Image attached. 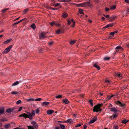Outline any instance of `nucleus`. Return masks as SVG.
Instances as JSON below:
<instances>
[{"label": "nucleus", "mask_w": 129, "mask_h": 129, "mask_svg": "<svg viewBox=\"0 0 129 129\" xmlns=\"http://www.w3.org/2000/svg\"><path fill=\"white\" fill-rule=\"evenodd\" d=\"M26 113L27 114L25 113H23L22 114L20 115L19 116V117H23L25 119L27 118H28L29 119L32 120L33 118V117H32L30 113L27 111H26Z\"/></svg>", "instance_id": "1"}, {"label": "nucleus", "mask_w": 129, "mask_h": 129, "mask_svg": "<svg viewBox=\"0 0 129 129\" xmlns=\"http://www.w3.org/2000/svg\"><path fill=\"white\" fill-rule=\"evenodd\" d=\"M102 104H99L93 107V111L96 112L101 111L102 109H101V107L102 106Z\"/></svg>", "instance_id": "2"}, {"label": "nucleus", "mask_w": 129, "mask_h": 129, "mask_svg": "<svg viewBox=\"0 0 129 129\" xmlns=\"http://www.w3.org/2000/svg\"><path fill=\"white\" fill-rule=\"evenodd\" d=\"M115 49L117 50L115 53V54H116L117 53H118L122 51L123 50V49L120 46H118L115 48Z\"/></svg>", "instance_id": "3"}, {"label": "nucleus", "mask_w": 129, "mask_h": 129, "mask_svg": "<svg viewBox=\"0 0 129 129\" xmlns=\"http://www.w3.org/2000/svg\"><path fill=\"white\" fill-rule=\"evenodd\" d=\"M12 45H11L9 46L3 52L5 53H7L12 48Z\"/></svg>", "instance_id": "4"}, {"label": "nucleus", "mask_w": 129, "mask_h": 129, "mask_svg": "<svg viewBox=\"0 0 129 129\" xmlns=\"http://www.w3.org/2000/svg\"><path fill=\"white\" fill-rule=\"evenodd\" d=\"M27 127L28 129H37L38 126L37 125H34L33 126H28Z\"/></svg>", "instance_id": "5"}, {"label": "nucleus", "mask_w": 129, "mask_h": 129, "mask_svg": "<svg viewBox=\"0 0 129 129\" xmlns=\"http://www.w3.org/2000/svg\"><path fill=\"white\" fill-rule=\"evenodd\" d=\"M97 120V117H95L93 118L91 120H90V122H89V124L92 123L94 122Z\"/></svg>", "instance_id": "6"}, {"label": "nucleus", "mask_w": 129, "mask_h": 129, "mask_svg": "<svg viewBox=\"0 0 129 129\" xmlns=\"http://www.w3.org/2000/svg\"><path fill=\"white\" fill-rule=\"evenodd\" d=\"M116 104L119 105L120 106L123 107L125 106V104H122L119 101H117L116 102Z\"/></svg>", "instance_id": "7"}, {"label": "nucleus", "mask_w": 129, "mask_h": 129, "mask_svg": "<svg viewBox=\"0 0 129 129\" xmlns=\"http://www.w3.org/2000/svg\"><path fill=\"white\" fill-rule=\"evenodd\" d=\"M113 25V23L110 24H108L106 26L103 27L102 28V29L103 30H105L107 28L111 27Z\"/></svg>", "instance_id": "8"}, {"label": "nucleus", "mask_w": 129, "mask_h": 129, "mask_svg": "<svg viewBox=\"0 0 129 129\" xmlns=\"http://www.w3.org/2000/svg\"><path fill=\"white\" fill-rule=\"evenodd\" d=\"M24 20H25V22H26L27 21V19H26V18H24V19H23L22 20H20V21H19L16 22V23H14L13 24V25H17V24H18L19 23L21 22L22 21Z\"/></svg>", "instance_id": "9"}, {"label": "nucleus", "mask_w": 129, "mask_h": 129, "mask_svg": "<svg viewBox=\"0 0 129 129\" xmlns=\"http://www.w3.org/2000/svg\"><path fill=\"white\" fill-rule=\"evenodd\" d=\"M11 123H8L6 125H4V127L5 128V129H8L9 128L11 127Z\"/></svg>", "instance_id": "10"}, {"label": "nucleus", "mask_w": 129, "mask_h": 129, "mask_svg": "<svg viewBox=\"0 0 129 129\" xmlns=\"http://www.w3.org/2000/svg\"><path fill=\"white\" fill-rule=\"evenodd\" d=\"M110 110L113 112L114 113H116L118 112V111L116 108L115 107H113L110 109Z\"/></svg>", "instance_id": "11"}, {"label": "nucleus", "mask_w": 129, "mask_h": 129, "mask_svg": "<svg viewBox=\"0 0 129 129\" xmlns=\"http://www.w3.org/2000/svg\"><path fill=\"white\" fill-rule=\"evenodd\" d=\"M46 34L44 33H43L41 34V35H40L39 37L41 39H44L46 38V37L45 36Z\"/></svg>", "instance_id": "12"}, {"label": "nucleus", "mask_w": 129, "mask_h": 129, "mask_svg": "<svg viewBox=\"0 0 129 129\" xmlns=\"http://www.w3.org/2000/svg\"><path fill=\"white\" fill-rule=\"evenodd\" d=\"M116 18V16H112L111 17L109 18L110 21H112L114 20Z\"/></svg>", "instance_id": "13"}, {"label": "nucleus", "mask_w": 129, "mask_h": 129, "mask_svg": "<svg viewBox=\"0 0 129 129\" xmlns=\"http://www.w3.org/2000/svg\"><path fill=\"white\" fill-rule=\"evenodd\" d=\"M14 108H9L7 109L6 110V111L8 113H11L13 112Z\"/></svg>", "instance_id": "14"}, {"label": "nucleus", "mask_w": 129, "mask_h": 129, "mask_svg": "<svg viewBox=\"0 0 129 129\" xmlns=\"http://www.w3.org/2000/svg\"><path fill=\"white\" fill-rule=\"evenodd\" d=\"M82 4L83 5V6H82L83 7H85L87 6H89L90 2H84L82 3Z\"/></svg>", "instance_id": "15"}, {"label": "nucleus", "mask_w": 129, "mask_h": 129, "mask_svg": "<svg viewBox=\"0 0 129 129\" xmlns=\"http://www.w3.org/2000/svg\"><path fill=\"white\" fill-rule=\"evenodd\" d=\"M4 107H2L0 108V114H2L4 112Z\"/></svg>", "instance_id": "16"}, {"label": "nucleus", "mask_w": 129, "mask_h": 129, "mask_svg": "<svg viewBox=\"0 0 129 129\" xmlns=\"http://www.w3.org/2000/svg\"><path fill=\"white\" fill-rule=\"evenodd\" d=\"M54 112L53 110H49L47 111V113L49 115H50L53 113Z\"/></svg>", "instance_id": "17"}, {"label": "nucleus", "mask_w": 129, "mask_h": 129, "mask_svg": "<svg viewBox=\"0 0 129 129\" xmlns=\"http://www.w3.org/2000/svg\"><path fill=\"white\" fill-rule=\"evenodd\" d=\"M115 75L116 76L118 77L119 78H121L122 77L121 74L119 73H115Z\"/></svg>", "instance_id": "18"}, {"label": "nucleus", "mask_w": 129, "mask_h": 129, "mask_svg": "<svg viewBox=\"0 0 129 129\" xmlns=\"http://www.w3.org/2000/svg\"><path fill=\"white\" fill-rule=\"evenodd\" d=\"M49 104V103L47 102H43L42 103V105L43 106H45Z\"/></svg>", "instance_id": "19"}, {"label": "nucleus", "mask_w": 129, "mask_h": 129, "mask_svg": "<svg viewBox=\"0 0 129 129\" xmlns=\"http://www.w3.org/2000/svg\"><path fill=\"white\" fill-rule=\"evenodd\" d=\"M63 102L66 104H68L69 103V102L67 99H65L62 100Z\"/></svg>", "instance_id": "20"}, {"label": "nucleus", "mask_w": 129, "mask_h": 129, "mask_svg": "<svg viewBox=\"0 0 129 129\" xmlns=\"http://www.w3.org/2000/svg\"><path fill=\"white\" fill-rule=\"evenodd\" d=\"M93 66L94 67L97 68L98 70H100V67L96 63H94Z\"/></svg>", "instance_id": "21"}, {"label": "nucleus", "mask_w": 129, "mask_h": 129, "mask_svg": "<svg viewBox=\"0 0 129 129\" xmlns=\"http://www.w3.org/2000/svg\"><path fill=\"white\" fill-rule=\"evenodd\" d=\"M129 121V120H126V119H124L123 120H122L121 123L124 124H125L127 123Z\"/></svg>", "instance_id": "22"}, {"label": "nucleus", "mask_w": 129, "mask_h": 129, "mask_svg": "<svg viewBox=\"0 0 129 129\" xmlns=\"http://www.w3.org/2000/svg\"><path fill=\"white\" fill-rule=\"evenodd\" d=\"M73 121L71 119H68L67 121H66V122L67 123H72Z\"/></svg>", "instance_id": "23"}, {"label": "nucleus", "mask_w": 129, "mask_h": 129, "mask_svg": "<svg viewBox=\"0 0 129 129\" xmlns=\"http://www.w3.org/2000/svg\"><path fill=\"white\" fill-rule=\"evenodd\" d=\"M11 40L12 39H10L7 40L4 42V43L5 44L9 43L10 42Z\"/></svg>", "instance_id": "24"}, {"label": "nucleus", "mask_w": 129, "mask_h": 129, "mask_svg": "<svg viewBox=\"0 0 129 129\" xmlns=\"http://www.w3.org/2000/svg\"><path fill=\"white\" fill-rule=\"evenodd\" d=\"M61 33H63V31H62V30L61 29H58L56 31V33L57 34H59Z\"/></svg>", "instance_id": "25"}, {"label": "nucleus", "mask_w": 129, "mask_h": 129, "mask_svg": "<svg viewBox=\"0 0 129 129\" xmlns=\"http://www.w3.org/2000/svg\"><path fill=\"white\" fill-rule=\"evenodd\" d=\"M30 27L33 28V29H35L36 28V26L34 23H33L30 26Z\"/></svg>", "instance_id": "26"}, {"label": "nucleus", "mask_w": 129, "mask_h": 129, "mask_svg": "<svg viewBox=\"0 0 129 129\" xmlns=\"http://www.w3.org/2000/svg\"><path fill=\"white\" fill-rule=\"evenodd\" d=\"M19 83V82L18 81H16V82H14V83H13L12 84V86H15V85H18Z\"/></svg>", "instance_id": "27"}, {"label": "nucleus", "mask_w": 129, "mask_h": 129, "mask_svg": "<svg viewBox=\"0 0 129 129\" xmlns=\"http://www.w3.org/2000/svg\"><path fill=\"white\" fill-rule=\"evenodd\" d=\"M28 9H26L24 10L23 12V14H25L28 11Z\"/></svg>", "instance_id": "28"}, {"label": "nucleus", "mask_w": 129, "mask_h": 129, "mask_svg": "<svg viewBox=\"0 0 129 129\" xmlns=\"http://www.w3.org/2000/svg\"><path fill=\"white\" fill-rule=\"evenodd\" d=\"M70 21H71V22H73V24L72 26V27H74L75 26V21H74V20H73V19H71Z\"/></svg>", "instance_id": "29"}, {"label": "nucleus", "mask_w": 129, "mask_h": 129, "mask_svg": "<svg viewBox=\"0 0 129 129\" xmlns=\"http://www.w3.org/2000/svg\"><path fill=\"white\" fill-rule=\"evenodd\" d=\"M68 16V14L66 13H63L62 17L64 18H65Z\"/></svg>", "instance_id": "30"}, {"label": "nucleus", "mask_w": 129, "mask_h": 129, "mask_svg": "<svg viewBox=\"0 0 129 129\" xmlns=\"http://www.w3.org/2000/svg\"><path fill=\"white\" fill-rule=\"evenodd\" d=\"M88 102L90 103L91 106H92L93 105V104L92 103V100L91 99H90L88 101Z\"/></svg>", "instance_id": "31"}, {"label": "nucleus", "mask_w": 129, "mask_h": 129, "mask_svg": "<svg viewBox=\"0 0 129 129\" xmlns=\"http://www.w3.org/2000/svg\"><path fill=\"white\" fill-rule=\"evenodd\" d=\"M32 117H33V116H34L35 115V111L34 110H32V112L31 113H30Z\"/></svg>", "instance_id": "32"}, {"label": "nucleus", "mask_w": 129, "mask_h": 129, "mask_svg": "<svg viewBox=\"0 0 129 129\" xmlns=\"http://www.w3.org/2000/svg\"><path fill=\"white\" fill-rule=\"evenodd\" d=\"M35 101V99H34L30 98L27 100V102L33 101Z\"/></svg>", "instance_id": "33"}, {"label": "nucleus", "mask_w": 129, "mask_h": 129, "mask_svg": "<svg viewBox=\"0 0 129 129\" xmlns=\"http://www.w3.org/2000/svg\"><path fill=\"white\" fill-rule=\"evenodd\" d=\"M79 12L81 14H84V13L83 12L82 10L81 9H79Z\"/></svg>", "instance_id": "34"}, {"label": "nucleus", "mask_w": 129, "mask_h": 129, "mask_svg": "<svg viewBox=\"0 0 129 129\" xmlns=\"http://www.w3.org/2000/svg\"><path fill=\"white\" fill-rule=\"evenodd\" d=\"M62 96L61 95H58L56 96H55V98L57 99V98H62Z\"/></svg>", "instance_id": "35"}, {"label": "nucleus", "mask_w": 129, "mask_h": 129, "mask_svg": "<svg viewBox=\"0 0 129 129\" xmlns=\"http://www.w3.org/2000/svg\"><path fill=\"white\" fill-rule=\"evenodd\" d=\"M76 42V40L71 41L70 42V43L71 45L75 43Z\"/></svg>", "instance_id": "36"}, {"label": "nucleus", "mask_w": 129, "mask_h": 129, "mask_svg": "<svg viewBox=\"0 0 129 129\" xmlns=\"http://www.w3.org/2000/svg\"><path fill=\"white\" fill-rule=\"evenodd\" d=\"M61 2H69L70 0H59Z\"/></svg>", "instance_id": "37"}, {"label": "nucleus", "mask_w": 129, "mask_h": 129, "mask_svg": "<svg viewBox=\"0 0 129 129\" xmlns=\"http://www.w3.org/2000/svg\"><path fill=\"white\" fill-rule=\"evenodd\" d=\"M116 7V6L115 5H114L112 7H111L110 8L111 10H114L115 9Z\"/></svg>", "instance_id": "38"}, {"label": "nucleus", "mask_w": 129, "mask_h": 129, "mask_svg": "<svg viewBox=\"0 0 129 129\" xmlns=\"http://www.w3.org/2000/svg\"><path fill=\"white\" fill-rule=\"evenodd\" d=\"M60 126L61 129H64L65 128V126L62 124H60Z\"/></svg>", "instance_id": "39"}, {"label": "nucleus", "mask_w": 129, "mask_h": 129, "mask_svg": "<svg viewBox=\"0 0 129 129\" xmlns=\"http://www.w3.org/2000/svg\"><path fill=\"white\" fill-rule=\"evenodd\" d=\"M50 24L52 26H53L54 25L56 24V23L55 22H53L50 23Z\"/></svg>", "instance_id": "40"}, {"label": "nucleus", "mask_w": 129, "mask_h": 129, "mask_svg": "<svg viewBox=\"0 0 129 129\" xmlns=\"http://www.w3.org/2000/svg\"><path fill=\"white\" fill-rule=\"evenodd\" d=\"M110 57H105L104 58V60H108L110 59Z\"/></svg>", "instance_id": "41"}, {"label": "nucleus", "mask_w": 129, "mask_h": 129, "mask_svg": "<svg viewBox=\"0 0 129 129\" xmlns=\"http://www.w3.org/2000/svg\"><path fill=\"white\" fill-rule=\"evenodd\" d=\"M11 93L13 94H16L18 93V92L16 91H13L11 92Z\"/></svg>", "instance_id": "42"}, {"label": "nucleus", "mask_w": 129, "mask_h": 129, "mask_svg": "<svg viewBox=\"0 0 129 129\" xmlns=\"http://www.w3.org/2000/svg\"><path fill=\"white\" fill-rule=\"evenodd\" d=\"M9 9V8H7V9H3L2 10V11L3 13H5L6 12V11L7 10H8Z\"/></svg>", "instance_id": "43"}, {"label": "nucleus", "mask_w": 129, "mask_h": 129, "mask_svg": "<svg viewBox=\"0 0 129 129\" xmlns=\"http://www.w3.org/2000/svg\"><path fill=\"white\" fill-rule=\"evenodd\" d=\"M42 99L41 98H38L37 99H35V101H40L42 100Z\"/></svg>", "instance_id": "44"}, {"label": "nucleus", "mask_w": 129, "mask_h": 129, "mask_svg": "<svg viewBox=\"0 0 129 129\" xmlns=\"http://www.w3.org/2000/svg\"><path fill=\"white\" fill-rule=\"evenodd\" d=\"M114 129H118V125H114Z\"/></svg>", "instance_id": "45"}, {"label": "nucleus", "mask_w": 129, "mask_h": 129, "mask_svg": "<svg viewBox=\"0 0 129 129\" xmlns=\"http://www.w3.org/2000/svg\"><path fill=\"white\" fill-rule=\"evenodd\" d=\"M21 103V101L20 100H18L16 102V104H20Z\"/></svg>", "instance_id": "46"}, {"label": "nucleus", "mask_w": 129, "mask_h": 129, "mask_svg": "<svg viewBox=\"0 0 129 129\" xmlns=\"http://www.w3.org/2000/svg\"><path fill=\"white\" fill-rule=\"evenodd\" d=\"M103 16L105 17H106L107 18H108L109 19V15H105L104 14H103Z\"/></svg>", "instance_id": "47"}, {"label": "nucleus", "mask_w": 129, "mask_h": 129, "mask_svg": "<svg viewBox=\"0 0 129 129\" xmlns=\"http://www.w3.org/2000/svg\"><path fill=\"white\" fill-rule=\"evenodd\" d=\"M112 115L113 116V119L114 118H116L118 116L116 114H113Z\"/></svg>", "instance_id": "48"}, {"label": "nucleus", "mask_w": 129, "mask_h": 129, "mask_svg": "<svg viewBox=\"0 0 129 129\" xmlns=\"http://www.w3.org/2000/svg\"><path fill=\"white\" fill-rule=\"evenodd\" d=\"M60 5V3H57L56 4H54L53 5V6L55 7H57L59 5Z\"/></svg>", "instance_id": "49"}, {"label": "nucleus", "mask_w": 129, "mask_h": 129, "mask_svg": "<svg viewBox=\"0 0 129 129\" xmlns=\"http://www.w3.org/2000/svg\"><path fill=\"white\" fill-rule=\"evenodd\" d=\"M50 9H52L53 10H57L58 9V8H52L51 7H50Z\"/></svg>", "instance_id": "50"}, {"label": "nucleus", "mask_w": 129, "mask_h": 129, "mask_svg": "<svg viewBox=\"0 0 129 129\" xmlns=\"http://www.w3.org/2000/svg\"><path fill=\"white\" fill-rule=\"evenodd\" d=\"M36 122H35L34 121H33L31 122V124L33 126L34 125H35V124H36Z\"/></svg>", "instance_id": "51"}, {"label": "nucleus", "mask_w": 129, "mask_h": 129, "mask_svg": "<svg viewBox=\"0 0 129 129\" xmlns=\"http://www.w3.org/2000/svg\"><path fill=\"white\" fill-rule=\"evenodd\" d=\"M78 7H82L83 5L82 4H79L77 6Z\"/></svg>", "instance_id": "52"}, {"label": "nucleus", "mask_w": 129, "mask_h": 129, "mask_svg": "<svg viewBox=\"0 0 129 129\" xmlns=\"http://www.w3.org/2000/svg\"><path fill=\"white\" fill-rule=\"evenodd\" d=\"M110 81L108 80H106L105 81V82L106 83H110Z\"/></svg>", "instance_id": "53"}, {"label": "nucleus", "mask_w": 129, "mask_h": 129, "mask_svg": "<svg viewBox=\"0 0 129 129\" xmlns=\"http://www.w3.org/2000/svg\"><path fill=\"white\" fill-rule=\"evenodd\" d=\"M81 126V124H77L76 125V126L75 127H80Z\"/></svg>", "instance_id": "54"}, {"label": "nucleus", "mask_w": 129, "mask_h": 129, "mask_svg": "<svg viewBox=\"0 0 129 129\" xmlns=\"http://www.w3.org/2000/svg\"><path fill=\"white\" fill-rule=\"evenodd\" d=\"M107 98L108 100H110L111 98V96L110 95H108Z\"/></svg>", "instance_id": "55"}, {"label": "nucleus", "mask_w": 129, "mask_h": 129, "mask_svg": "<svg viewBox=\"0 0 129 129\" xmlns=\"http://www.w3.org/2000/svg\"><path fill=\"white\" fill-rule=\"evenodd\" d=\"M126 13L127 14H129V9H127L126 10Z\"/></svg>", "instance_id": "56"}, {"label": "nucleus", "mask_w": 129, "mask_h": 129, "mask_svg": "<svg viewBox=\"0 0 129 129\" xmlns=\"http://www.w3.org/2000/svg\"><path fill=\"white\" fill-rule=\"evenodd\" d=\"M114 34L113 32H111L110 34V35L112 36H114Z\"/></svg>", "instance_id": "57"}, {"label": "nucleus", "mask_w": 129, "mask_h": 129, "mask_svg": "<svg viewBox=\"0 0 129 129\" xmlns=\"http://www.w3.org/2000/svg\"><path fill=\"white\" fill-rule=\"evenodd\" d=\"M110 10L109 9L106 8L105 9V11L107 12H108Z\"/></svg>", "instance_id": "58"}, {"label": "nucleus", "mask_w": 129, "mask_h": 129, "mask_svg": "<svg viewBox=\"0 0 129 129\" xmlns=\"http://www.w3.org/2000/svg\"><path fill=\"white\" fill-rule=\"evenodd\" d=\"M39 110L38 109L36 110V113L37 114L39 113Z\"/></svg>", "instance_id": "59"}, {"label": "nucleus", "mask_w": 129, "mask_h": 129, "mask_svg": "<svg viewBox=\"0 0 129 129\" xmlns=\"http://www.w3.org/2000/svg\"><path fill=\"white\" fill-rule=\"evenodd\" d=\"M71 22L69 20H68V25H70L71 24Z\"/></svg>", "instance_id": "60"}, {"label": "nucleus", "mask_w": 129, "mask_h": 129, "mask_svg": "<svg viewBox=\"0 0 129 129\" xmlns=\"http://www.w3.org/2000/svg\"><path fill=\"white\" fill-rule=\"evenodd\" d=\"M22 107H20L18 111V112L20 111L22 109Z\"/></svg>", "instance_id": "61"}, {"label": "nucleus", "mask_w": 129, "mask_h": 129, "mask_svg": "<svg viewBox=\"0 0 129 129\" xmlns=\"http://www.w3.org/2000/svg\"><path fill=\"white\" fill-rule=\"evenodd\" d=\"M84 129H86L87 128V126L85 125H83Z\"/></svg>", "instance_id": "62"}, {"label": "nucleus", "mask_w": 129, "mask_h": 129, "mask_svg": "<svg viewBox=\"0 0 129 129\" xmlns=\"http://www.w3.org/2000/svg\"><path fill=\"white\" fill-rule=\"evenodd\" d=\"M124 1L125 2L129 4V0H125Z\"/></svg>", "instance_id": "63"}, {"label": "nucleus", "mask_w": 129, "mask_h": 129, "mask_svg": "<svg viewBox=\"0 0 129 129\" xmlns=\"http://www.w3.org/2000/svg\"><path fill=\"white\" fill-rule=\"evenodd\" d=\"M53 43V42H49V45L50 46H51V45H52Z\"/></svg>", "instance_id": "64"}]
</instances>
